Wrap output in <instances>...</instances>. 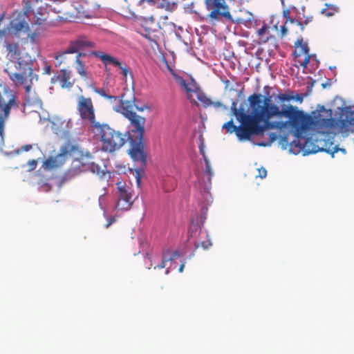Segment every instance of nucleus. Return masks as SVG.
<instances>
[{
    "label": "nucleus",
    "mask_w": 354,
    "mask_h": 354,
    "mask_svg": "<svg viewBox=\"0 0 354 354\" xmlns=\"http://www.w3.org/2000/svg\"><path fill=\"white\" fill-rule=\"evenodd\" d=\"M261 93H253L248 97V113L245 105L237 107V102L232 101L231 111L240 125L236 126L233 120L223 124L222 128L229 133H234L240 140H250L252 136L263 135L266 130H283L291 127L296 138L310 129L313 124V118L297 106L291 104L279 106L271 103L270 97Z\"/></svg>",
    "instance_id": "1"
},
{
    "label": "nucleus",
    "mask_w": 354,
    "mask_h": 354,
    "mask_svg": "<svg viewBox=\"0 0 354 354\" xmlns=\"http://www.w3.org/2000/svg\"><path fill=\"white\" fill-rule=\"evenodd\" d=\"M339 115L337 120L333 118L331 109L322 106L321 112L316 117L315 126L319 133L322 134H336L346 133L349 130L354 131V111L349 106L339 109Z\"/></svg>",
    "instance_id": "2"
},
{
    "label": "nucleus",
    "mask_w": 354,
    "mask_h": 354,
    "mask_svg": "<svg viewBox=\"0 0 354 354\" xmlns=\"http://www.w3.org/2000/svg\"><path fill=\"white\" fill-rule=\"evenodd\" d=\"M5 72L16 86L25 85L26 104L41 108L42 101L34 93H31V86L26 85L28 78L32 75L31 62L24 57L10 60Z\"/></svg>",
    "instance_id": "3"
},
{
    "label": "nucleus",
    "mask_w": 354,
    "mask_h": 354,
    "mask_svg": "<svg viewBox=\"0 0 354 354\" xmlns=\"http://www.w3.org/2000/svg\"><path fill=\"white\" fill-rule=\"evenodd\" d=\"M127 118L130 122L129 130L127 131L130 145L129 154L134 161L144 166L147 163V153L145 151L143 141L146 119L136 113Z\"/></svg>",
    "instance_id": "4"
},
{
    "label": "nucleus",
    "mask_w": 354,
    "mask_h": 354,
    "mask_svg": "<svg viewBox=\"0 0 354 354\" xmlns=\"http://www.w3.org/2000/svg\"><path fill=\"white\" fill-rule=\"evenodd\" d=\"M92 130L95 136L101 142L102 149L105 152H113L120 149L128 140L127 135L110 127L108 124H94Z\"/></svg>",
    "instance_id": "5"
},
{
    "label": "nucleus",
    "mask_w": 354,
    "mask_h": 354,
    "mask_svg": "<svg viewBox=\"0 0 354 354\" xmlns=\"http://www.w3.org/2000/svg\"><path fill=\"white\" fill-rule=\"evenodd\" d=\"M18 107L17 97L12 89L4 86L0 91V137L3 140L4 128L9 118L11 109Z\"/></svg>",
    "instance_id": "6"
},
{
    "label": "nucleus",
    "mask_w": 354,
    "mask_h": 354,
    "mask_svg": "<svg viewBox=\"0 0 354 354\" xmlns=\"http://www.w3.org/2000/svg\"><path fill=\"white\" fill-rule=\"evenodd\" d=\"M77 149L76 146L67 142L64 144L59 149V152L55 156H50L43 163L45 169L51 170L64 165L73 151Z\"/></svg>",
    "instance_id": "7"
},
{
    "label": "nucleus",
    "mask_w": 354,
    "mask_h": 354,
    "mask_svg": "<svg viewBox=\"0 0 354 354\" xmlns=\"http://www.w3.org/2000/svg\"><path fill=\"white\" fill-rule=\"evenodd\" d=\"M95 44L94 42L88 40L86 36L80 35L77 37L75 40L70 42L69 46L67 49L55 57L56 59L60 61V62L66 63L69 59V55L71 54L80 53L79 50H84L87 48H95Z\"/></svg>",
    "instance_id": "8"
},
{
    "label": "nucleus",
    "mask_w": 354,
    "mask_h": 354,
    "mask_svg": "<svg viewBox=\"0 0 354 354\" xmlns=\"http://www.w3.org/2000/svg\"><path fill=\"white\" fill-rule=\"evenodd\" d=\"M117 203L116 208L119 210L127 211L131 209L133 201V191L125 183H117Z\"/></svg>",
    "instance_id": "9"
},
{
    "label": "nucleus",
    "mask_w": 354,
    "mask_h": 354,
    "mask_svg": "<svg viewBox=\"0 0 354 354\" xmlns=\"http://www.w3.org/2000/svg\"><path fill=\"white\" fill-rule=\"evenodd\" d=\"M77 110L80 118L90 122L91 131L94 129V124H100L95 121V109L91 98L85 97L82 95L79 96Z\"/></svg>",
    "instance_id": "10"
},
{
    "label": "nucleus",
    "mask_w": 354,
    "mask_h": 354,
    "mask_svg": "<svg viewBox=\"0 0 354 354\" xmlns=\"http://www.w3.org/2000/svg\"><path fill=\"white\" fill-rule=\"evenodd\" d=\"M48 17V12L45 8L39 7L34 12L32 27L34 28L35 26H37V27L34 32H31V34H28V37H30L32 41L38 37L40 31L42 30L44 27L46 25Z\"/></svg>",
    "instance_id": "11"
},
{
    "label": "nucleus",
    "mask_w": 354,
    "mask_h": 354,
    "mask_svg": "<svg viewBox=\"0 0 354 354\" xmlns=\"http://www.w3.org/2000/svg\"><path fill=\"white\" fill-rule=\"evenodd\" d=\"M91 55L100 58L105 65L112 64L114 66L118 67L121 70V73L124 79L127 78L128 75L133 77V74L129 68L126 66H123V64L115 57H112L109 54L104 53L102 51H92Z\"/></svg>",
    "instance_id": "12"
},
{
    "label": "nucleus",
    "mask_w": 354,
    "mask_h": 354,
    "mask_svg": "<svg viewBox=\"0 0 354 354\" xmlns=\"http://www.w3.org/2000/svg\"><path fill=\"white\" fill-rule=\"evenodd\" d=\"M28 17L18 13L17 17L10 22V27L14 35H18L21 32L30 34V26L26 20Z\"/></svg>",
    "instance_id": "13"
},
{
    "label": "nucleus",
    "mask_w": 354,
    "mask_h": 354,
    "mask_svg": "<svg viewBox=\"0 0 354 354\" xmlns=\"http://www.w3.org/2000/svg\"><path fill=\"white\" fill-rule=\"evenodd\" d=\"M272 30H278L277 25L270 26L267 24H263L257 31V37L260 43L266 44L270 40L274 39L275 37L272 33Z\"/></svg>",
    "instance_id": "14"
},
{
    "label": "nucleus",
    "mask_w": 354,
    "mask_h": 354,
    "mask_svg": "<svg viewBox=\"0 0 354 354\" xmlns=\"http://www.w3.org/2000/svg\"><path fill=\"white\" fill-rule=\"evenodd\" d=\"M124 95H122L120 99L117 100L119 101L120 104L114 107V110L118 113L122 114L126 118L129 117L130 115H133L136 112L133 110L135 106L133 102L131 100H126L123 99Z\"/></svg>",
    "instance_id": "15"
},
{
    "label": "nucleus",
    "mask_w": 354,
    "mask_h": 354,
    "mask_svg": "<svg viewBox=\"0 0 354 354\" xmlns=\"http://www.w3.org/2000/svg\"><path fill=\"white\" fill-rule=\"evenodd\" d=\"M296 48H298V51L295 50V53L297 54V56H301L302 55H304V59L303 62L301 63V65L304 67H306L307 64L310 62V55H309V48L308 46V44L306 43H304L303 41V39H297V41L295 43Z\"/></svg>",
    "instance_id": "16"
},
{
    "label": "nucleus",
    "mask_w": 354,
    "mask_h": 354,
    "mask_svg": "<svg viewBox=\"0 0 354 354\" xmlns=\"http://www.w3.org/2000/svg\"><path fill=\"white\" fill-rule=\"evenodd\" d=\"M171 71L175 81L180 86V88L186 92L187 98L191 100L192 93L194 91L192 88L193 84L192 82H188L187 80H184L183 77L176 74L173 71Z\"/></svg>",
    "instance_id": "17"
},
{
    "label": "nucleus",
    "mask_w": 354,
    "mask_h": 354,
    "mask_svg": "<svg viewBox=\"0 0 354 354\" xmlns=\"http://www.w3.org/2000/svg\"><path fill=\"white\" fill-rule=\"evenodd\" d=\"M85 53H77L75 56L74 62L76 64L75 69L77 73L84 79L88 78V73L86 70L85 65L82 60L80 59L82 57H84Z\"/></svg>",
    "instance_id": "18"
},
{
    "label": "nucleus",
    "mask_w": 354,
    "mask_h": 354,
    "mask_svg": "<svg viewBox=\"0 0 354 354\" xmlns=\"http://www.w3.org/2000/svg\"><path fill=\"white\" fill-rule=\"evenodd\" d=\"M277 98L280 102H290L291 100H296L300 103L303 102L304 96L302 94H296L294 95L293 91H288L286 93H279L278 94Z\"/></svg>",
    "instance_id": "19"
},
{
    "label": "nucleus",
    "mask_w": 354,
    "mask_h": 354,
    "mask_svg": "<svg viewBox=\"0 0 354 354\" xmlns=\"http://www.w3.org/2000/svg\"><path fill=\"white\" fill-rule=\"evenodd\" d=\"M6 48L10 60L19 57L21 53L19 44L16 42H6Z\"/></svg>",
    "instance_id": "20"
},
{
    "label": "nucleus",
    "mask_w": 354,
    "mask_h": 354,
    "mask_svg": "<svg viewBox=\"0 0 354 354\" xmlns=\"http://www.w3.org/2000/svg\"><path fill=\"white\" fill-rule=\"evenodd\" d=\"M71 75L66 70H62L61 74L57 76V80L63 88H69L72 87L73 83L70 82Z\"/></svg>",
    "instance_id": "21"
},
{
    "label": "nucleus",
    "mask_w": 354,
    "mask_h": 354,
    "mask_svg": "<svg viewBox=\"0 0 354 354\" xmlns=\"http://www.w3.org/2000/svg\"><path fill=\"white\" fill-rule=\"evenodd\" d=\"M339 8L335 4L325 3V8L321 10V13L328 17L334 16L338 13Z\"/></svg>",
    "instance_id": "22"
},
{
    "label": "nucleus",
    "mask_w": 354,
    "mask_h": 354,
    "mask_svg": "<svg viewBox=\"0 0 354 354\" xmlns=\"http://www.w3.org/2000/svg\"><path fill=\"white\" fill-rule=\"evenodd\" d=\"M201 153L203 156V159H204L205 165V169L204 172H205V174L207 175V181L209 183H211L212 178L214 176V172H213V171L212 169L209 160L207 159V158L204 154L203 150L202 149H201Z\"/></svg>",
    "instance_id": "23"
},
{
    "label": "nucleus",
    "mask_w": 354,
    "mask_h": 354,
    "mask_svg": "<svg viewBox=\"0 0 354 354\" xmlns=\"http://www.w3.org/2000/svg\"><path fill=\"white\" fill-rule=\"evenodd\" d=\"M197 99L201 102L204 108H207L212 106V101L203 93L199 92L197 93Z\"/></svg>",
    "instance_id": "24"
},
{
    "label": "nucleus",
    "mask_w": 354,
    "mask_h": 354,
    "mask_svg": "<svg viewBox=\"0 0 354 354\" xmlns=\"http://www.w3.org/2000/svg\"><path fill=\"white\" fill-rule=\"evenodd\" d=\"M60 125L65 126L66 129H62L58 130L57 128H55V129L56 131V133L60 134L62 136L68 135L69 133V129H71L72 127V123H71V120L62 121L60 122Z\"/></svg>",
    "instance_id": "25"
},
{
    "label": "nucleus",
    "mask_w": 354,
    "mask_h": 354,
    "mask_svg": "<svg viewBox=\"0 0 354 354\" xmlns=\"http://www.w3.org/2000/svg\"><path fill=\"white\" fill-rule=\"evenodd\" d=\"M313 21V17H306L304 22L298 21L297 19H290V24L292 25H296L297 26L300 27L301 31L304 30V24L307 25L310 22Z\"/></svg>",
    "instance_id": "26"
},
{
    "label": "nucleus",
    "mask_w": 354,
    "mask_h": 354,
    "mask_svg": "<svg viewBox=\"0 0 354 354\" xmlns=\"http://www.w3.org/2000/svg\"><path fill=\"white\" fill-rule=\"evenodd\" d=\"M88 169L92 173L95 174L100 177H103L105 175L104 171L98 165L95 163H91L88 166Z\"/></svg>",
    "instance_id": "27"
},
{
    "label": "nucleus",
    "mask_w": 354,
    "mask_h": 354,
    "mask_svg": "<svg viewBox=\"0 0 354 354\" xmlns=\"http://www.w3.org/2000/svg\"><path fill=\"white\" fill-rule=\"evenodd\" d=\"M23 8L21 15L29 17L30 12L32 11V5L30 0H23Z\"/></svg>",
    "instance_id": "28"
},
{
    "label": "nucleus",
    "mask_w": 354,
    "mask_h": 354,
    "mask_svg": "<svg viewBox=\"0 0 354 354\" xmlns=\"http://www.w3.org/2000/svg\"><path fill=\"white\" fill-rule=\"evenodd\" d=\"M163 255L165 256V261H170L180 257V253L178 250L172 252L168 250L164 252Z\"/></svg>",
    "instance_id": "29"
},
{
    "label": "nucleus",
    "mask_w": 354,
    "mask_h": 354,
    "mask_svg": "<svg viewBox=\"0 0 354 354\" xmlns=\"http://www.w3.org/2000/svg\"><path fill=\"white\" fill-rule=\"evenodd\" d=\"M158 7L164 8L167 11H172L176 7V3H171L169 0H162V2L160 3Z\"/></svg>",
    "instance_id": "30"
},
{
    "label": "nucleus",
    "mask_w": 354,
    "mask_h": 354,
    "mask_svg": "<svg viewBox=\"0 0 354 354\" xmlns=\"http://www.w3.org/2000/svg\"><path fill=\"white\" fill-rule=\"evenodd\" d=\"M95 92L99 94L100 96L109 100L111 102L118 100V97L107 94L104 88H96L95 89Z\"/></svg>",
    "instance_id": "31"
},
{
    "label": "nucleus",
    "mask_w": 354,
    "mask_h": 354,
    "mask_svg": "<svg viewBox=\"0 0 354 354\" xmlns=\"http://www.w3.org/2000/svg\"><path fill=\"white\" fill-rule=\"evenodd\" d=\"M212 245V243L210 240L208 239L206 241L200 242V243H196L194 244L195 249L198 248L199 247H202L203 249H207Z\"/></svg>",
    "instance_id": "32"
},
{
    "label": "nucleus",
    "mask_w": 354,
    "mask_h": 354,
    "mask_svg": "<svg viewBox=\"0 0 354 354\" xmlns=\"http://www.w3.org/2000/svg\"><path fill=\"white\" fill-rule=\"evenodd\" d=\"M10 31H12L10 25L2 30H0V39L3 37H6L8 35H10Z\"/></svg>",
    "instance_id": "33"
},
{
    "label": "nucleus",
    "mask_w": 354,
    "mask_h": 354,
    "mask_svg": "<svg viewBox=\"0 0 354 354\" xmlns=\"http://www.w3.org/2000/svg\"><path fill=\"white\" fill-rule=\"evenodd\" d=\"M286 24H287V21L286 22V24L283 26H280V32L279 33V36L281 38L284 37L287 35L288 28L286 26Z\"/></svg>",
    "instance_id": "34"
},
{
    "label": "nucleus",
    "mask_w": 354,
    "mask_h": 354,
    "mask_svg": "<svg viewBox=\"0 0 354 354\" xmlns=\"http://www.w3.org/2000/svg\"><path fill=\"white\" fill-rule=\"evenodd\" d=\"M267 176V170L264 167H261L258 169V176L261 178H264Z\"/></svg>",
    "instance_id": "35"
},
{
    "label": "nucleus",
    "mask_w": 354,
    "mask_h": 354,
    "mask_svg": "<svg viewBox=\"0 0 354 354\" xmlns=\"http://www.w3.org/2000/svg\"><path fill=\"white\" fill-rule=\"evenodd\" d=\"M28 165L29 167V170L32 171L37 167V161L36 160H30L28 162Z\"/></svg>",
    "instance_id": "36"
},
{
    "label": "nucleus",
    "mask_w": 354,
    "mask_h": 354,
    "mask_svg": "<svg viewBox=\"0 0 354 354\" xmlns=\"http://www.w3.org/2000/svg\"><path fill=\"white\" fill-rule=\"evenodd\" d=\"M32 149V145H25L22 146L19 149L17 150V153L21 152V151H28Z\"/></svg>",
    "instance_id": "37"
},
{
    "label": "nucleus",
    "mask_w": 354,
    "mask_h": 354,
    "mask_svg": "<svg viewBox=\"0 0 354 354\" xmlns=\"http://www.w3.org/2000/svg\"><path fill=\"white\" fill-rule=\"evenodd\" d=\"M212 106H213L216 109H219V108H222L223 109H227V107L225 105H223L221 102H218V101H217V102L212 101Z\"/></svg>",
    "instance_id": "38"
},
{
    "label": "nucleus",
    "mask_w": 354,
    "mask_h": 354,
    "mask_svg": "<svg viewBox=\"0 0 354 354\" xmlns=\"http://www.w3.org/2000/svg\"><path fill=\"white\" fill-rule=\"evenodd\" d=\"M145 3H147L149 5L154 6L156 3V0H140L139 4L142 5Z\"/></svg>",
    "instance_id": "39"
},
{
    "label": "nucleus",
    "mask_w": 354,
    "mask_h": 354,
    "mask_svg": "<svg viewBox=\"0 0 354 354\" xmlns=\"http://www.w3.org/2000/svg\"><path fill=\"white\" fill-rule=\"evenodd\" d=\"M107 221L108 223L105 225L106 228H108L112 223L115 222L116 219L114 217H109Z\"/></svg>",
    "instance_id": "40"
},
{
    "label": "nucleus",
    "mask_w": 354,
    "mask_h": 354,
    "mask_svg": "<svg viewBox=\"0 0 354 354\" xmlns=\"http://www.w3.org/2000/svg\"><path fill=\"white\" fill-rule=\"evenodd\" d=\"M166 262L167 261H165V256L163 255L161 263L160 265H158L157 266H155L154 268L156 269V268H158L161 269V268H165Z\"/></svg>",
    "instance_id": "41"
},
{
    "label": "nucleus",
    "mask_w": 354,
    "mask_h": 354,
    "mask_svg": "<svg viewBox=\"0 0 354 354\" xmlns=\"http://www.w3.org/2000/svg\"><path fill=\"white\" fill-rule=\"evenodd\" d=\"M184 267H185V264L184 263H182L179 268V272H182L183 271V269H184Z\"/></svg>",
    "instance_id": "42"
},
{
    "label": "nucleus",
    "mask_w": 354,
    "mask_h": 354,
    "mask_svg": "<svg viewBox=\"0 0 354 354\" xmlns=\"http://www.w3.org/2000/svg\"><path fill=\"white\" fill-rule=\"evenodd\" d=\"M136 108L139 111H144V108L143 107H138V106H136Z\"/></svg>",
    "instance_id": "43"
},
{
    "label": "nucleus",
    "mask_w": 354,
    "mask_h": 354,
    "mask_svg": "<svg viewBox=\"0 0 354 354\" xmlns=\"http://www.w3.org/2000/svg\"><path fill=\"white\" fill-rule=\"evenodd\" d=\"M137 174H138V176H136V178H137V183H138V184H139V183H140V176H139V174H138V172H137Z\"/></svg>",
    "instance_id": "44"
},
{
    "label": "nucleus",
    "mask_w": 354,
    "mask_h": 354,
    "mask_svg": "<svg viewBox=\"0 0 354 354\" xmlns=\"http://www.w3.org/2000/svg\"><path fill=\"white\" fill-rule=\"evenodd\" d=\"M339 150V148L337 147V146H335L334 147V151H333V153H335V152H337Z\"/></svg>",
    "instance_id": "45"
},
{
    "label": "nucleus",
    "mask_w": 354,
    "mask_h": 354,
    "mask_svg": "<svg viewBox=\"0 0 354 354\" xmlns=\"http://www.w3.org/2000/svg\"><path fill=\"white\" fill-rule=\"evenodd\" d=\"M35 2H38L39 0H34Z\"/></svg>",
    "instance_id": "46"
},
{
    "label": "nucleus",
    "mask_w": 354,
    "mask_h": 354,
    "mask_svg": "<svg viewBox=\"0 0 354 354\" xmlns=\"http://www.w3.org/2000/svg\"><path fill=\"white\" fill-rule=\"evenodd\" d=\"M1 20H2V18H0V22L1 21Z\"/></svg>",
    "instance_id": "47"
}]
</instances>
